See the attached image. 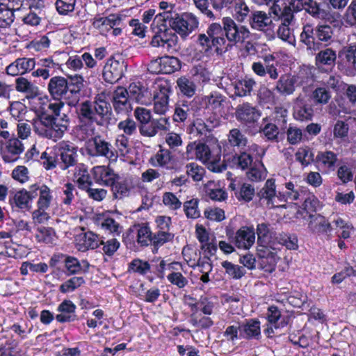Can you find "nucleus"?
Segmentation results:
<instances>
[{"mask_svg": "<svg viewBox=\"0 0 356 356\" xmlns=\"http://www.w3.org/2000/svg\"><path fill=\"white\" fill-rule=\"evenodd\" d=\"M251 35L246 26L238 24L231 17H226L222 19V26L213 23L208 27L207 34H200L198 42L204 51L214 47L218 54H222L227 51L229 46L241 44L250 39Z\"/></svg>", "mask_w": 356, "mask_h": 356, "instance_id": "f257e3e1", "label": "nucleus"}, {"mask_svg": "<svg viewBox=\"0 0 356 356\" xmlns=\"http://www.w3.org/2000/svg\"><path fill=\"white\" fill-rule=\"evenodd\" d=\"M168 24L170 29L158 28L151 40L152 47L169 51L177 43L176 33L185 39L198 27L199 20L194 14L186 12L177 13Z\"/></svg>", "mask_w": 356, "mask_h": 356, "instance_id": "f03ea898", "label": "nucleus"}, {"mask_svg": "<svg viewBox=\"0 0 356 356\" xmlns=\"http://www.w3.org/2000/svg\"><path fill=\"white\" fill-rule=\"evenodd\" d=\"M47 108L49 114L42 115L33 120V131L39 136L56 141L67 130L70 119L65 113L63 102H49Z\"/></svg>", "mask_w": 356, "mask_h": 356, "instance_id": "7ed1b4c3", "label": "nucleus"}, {"mask_svg": "<svg viewBox=\"0 0 356 356\" xmlns=\"http://www.w3.org/2000/svg\"><path fill=\"white\" fill-rule=\"evenodd\" d=\"M74 106L80 122H95L99 126H104L109 122L112 110L104 93L98 94L94 102L86 100Z\"/></svg>", "mask_w": 356, "mask_h": 356, "instance_id": "20e7f679", "label": "nucleus"}, {"mask_svg": "<svg viewBox=\"0 0 356 356\" xmlns=\"http://www.w3.org/2000/svg\"><path fill=\"white\" fill-rule=\"evenodd\" d=\"M85 149L90 158L104 157L110 161H115L118 158L113 145L100 135L88 138L86 141Z\"/></svg>", "mask_w": 356, "mask_h": 356, "instance_id": "39448f33", "label": "nucleus"}, {"mask_svg": "<svg viewBox=\"0 0 356 356\" xmlns=\"http://www.w3.org/2000/svg\"><path fill=\"white\" fill-rule=\"evenodd\" d=\"M220 125V119L214 112L207 113L195 119L192 123L191 133L196 134L202 139L209 138L215 128Z\"/></svg>", "mask_w": 356, "mask_h": 356, "instance_id": "423d86ee", "label": "nucleus"}, {"mask_svg": "<svg viewBox=\"0 0 356 356\" xmlns=\"http://www.w3.org/2000/svg\"><path fill=\"white\" fill-rule=\"evenodd\" d=\"M195 154L197 159L207 164L208 169L213 172H221L227 168L224 161H221L219 152L214 154L204 143H197V152Z\"/></svg>", "mask_w": 356, "mask_h": 356, "instance_id": "0eeeda50", "label": "nucleus"}, {"mask_svg": "<svg viewBox=\"0 0 356 356\" xmlns=\"http://www.w3.org/2000/svg\"><path fill=\"white\" fill-rule=\"evenodd\" d=\"M127 64L122 58L116 59L113 57L108 59L103 70L104 80L110 83L119 81L127 70Z\"/></svg>", "mask_w": 356, "mask_h": 356, "instance_id": "6e6552de", "label": "nucleus"}, {"mask_svg": "<svg viewBox=\"0 0 356 356\" xmlns=\"http://www.w3.org/2000/svg\"><path fill=\"white\" fill-rule=\"evenodd\" d=\"M220 319L222 322L227 325L222 332V336L225 340L234 344L237 340L243 339L241 331V321L238 317L234 316L233 314L229 312L222 315Z\"/></svg>", "mask_w": 356, "mask_h": 356, "instance_id": "1a4fd4ad", "label": "nucleus"}, {"mask_svg": "<svg viewBox=\"0 0 356 356\" xmlns=\"http://www.w3.org/2000/svg\"><path fill=\"white\" fill-rule=\"evenodd\" d=\"M29 191L20 190L15 193L13 198L10 199V204L13 208L29 210L31 207L32 200L38 195L37 191L39 186L33 184L30 186Z\"/></svg>", "mask_w": 356, "mask_h": 356, "instance_id": "9d476101", "label": "nucleus"}, {"mask_svg": "<svg viewBox=\"0 0 356 356\" xmlns=\"http://www.w3.org/2000/svg\"><path fill=\"white\" fill-rule=\"evenodd\" d=\"M67 79L61 76H55L50 79L47 89L50 95L60 102L61 98H65L69 102L70 96L68 92Z\"/></svg>", "mask_w": 356, "mask_h": 356, "instance_id": "9b49d317", "label": "nucleus"}, {"mask_svg": "<svg viewBox=\"0 0 356 356\" xmlns=\"http://www.w3.org/2000/svg\"><path fill=\"white\" fill-rule=\"evenodd\" d=\"M248 23L252 29L263 33L271 31L273 25L270 13L262 10L251 12Z\"/></svg>", "mask_w": 356, "mask_h": 356, "instance_id": "f8f14e48", "label": "nucleus"}, {"mask_svg": "<svg viewBox=\"0 0 356 356\" xmlns=\"http://www.w3.org/2000/svg\"><path fill=\"white\" fill-rule=\"evenodd\" d=\"M273 250H275L273 246H258L259 267L267 273H272L275 270L279 259Z\"/></svg>", "mask_w": 356, "mask_h": 356, "instance_id": "ddd939ff", "label": "nucleus"}, {"mask_svg": "<svg viewBox=\"0 0 356 356\" xmlns=\"http://www.w3.org/2000/svg\"><path fill=\"white\" fill-rule=\"evenodd\" d=\"M92 173L97 183L108 186H113L120 179L118 174L106 165L95 166L92 170Z\"/></svg>", "mask_w": 356, "mask_h": 356, "instance_id": "4468645a", "label": "nucleus"}, {"mask_svg": "<svg viewBox=\"0 0 356 356\" xmlns=\"http://www.w3.org/2000/svg\"><path fill=\"white\" fill-rule=\"evenodd\" d=\"M277 195L278 194H276L275 181L273 179H267L264 187L257 193L260 201L266 202L268 208L280 207Z\"/></svg>", "mask_w": 356, "mask_h": 356, "instance_id": "2eb2a0df", "label": "nucleus"}, {"mask_svg": "<svg viewBox=\"0 0 356 356\" xmlns=\"http://www.w3.org/2000/svg\"><path fill=\"white\" fill-rule=\"evenodd\" d=\"M36 65L34 58H19L6 67V72L11 76L22 75L33 70Z\"/></svg>", "mask_w": 356, "mask_h": 356, "instance_id": "dca6fc26", "label": "nucleus"}, {"mask_svg": "<svg viewBox=\"0 0 356 356\" xmlns=\"http://www.w3.org/2000/svg\"><path fill=\"white\" fill-rule=\"evenodd\" d=\"M243 339L258 340L261 337V322L257 318H249L241 322Z\"/></svg>", "mask_w": 356, "mask_h": 356, "instance_id": "f3484780", "label": "nucleus"}, {"mask_svg": "<svg viewBox=\"0 0 356 356\" xmlns=\"http://www.w3.org/2000/svg\"><path fill=\"white\" fill-rule=\"evenodd\" d=\"M23 151L24 145L22 142L13 138L7 142L5 149L1 151V156L6 163H11L16 161Z\"/></svg>", "mask_w": 356, "mask_h": 356, "instance_id": "a211bd4d", "label": "nucleus"}, {"mask_svg": "<svg viewBox=\"0 0 356 356\" xmlns=\"http://www.w3.org/2000/svg\"><path fill=\"white\" fill-rule=\"evenodd\" d=\"M122 17L118 14H111L107 17H99L94 19L93 26L101 33L108 32L112 28L120 26Z\"/></svg>", "mask_w": 356, "mask_h": 356, "instance_id": "6ab92c4d", "label": "nucleus"}, {"mask_svg": "<svg viewBox=\"0 0 356 356\" xmlns=\"http://www.w3.org/2000/svg\"><path fill=\"white\" fill-rule=\"evenodd\" d=\"M293 117L299 121L310 120L313 116L312 108L306 104L304 97L300 95L294 99Z\"/></svg>", "mask_w": 356, "mask_h": 356, "instance_id": "aec40b11", "label": "nucleus"}, {"mask_svg": "<svg viewBox=\"0 0 356 356\" xmlns=\"http://www.w3.org/2000/svg\"><path fill=\"white\" fill-rule=\"evenodd\" d=\"M67 79L68 92L70 96L68 106H76L79 102V92L83 87V79L80 75L70 76Z\"/></svg>", "mask_w": 356, "mask_h": 356, "instance_id": "412c9836", "label": "nucleus"}, {"mask_svg": "<svg viewBox=\"0 0 356 356\" xmlns=\"http://www.w3.org/2000/svg\"><path fill=\"white\" fill-rule=\"evenodd\" d=\"M297 78L289 74L282 75L277 81L275 90L280 95L289 96L293 94L296 90Z\"/></svg>", "mask_w": 356, "mask_h": 356, "instance_id": "4be33fe9", "label": "nucleus"}, {"mask_svg": "<svg viewBox=\"0 0 356 356\" xmlns=\"http://www.w3.org/2000/svg\"><path fill=\"white\" fill-rule=\"evenodd\" d=\"M236 114L238 120L248 124L256 122L261 116L260 112L248 103L239 105Z\"/></svg>", "mask_w": 356, "mask_h": 356, "instance_id": "5701e85b", "label": "nucleus"}, {"mask_svg": "<svg viewBox=\"0 0 356 356\" xmlns=\"http://www.w3.org/2000/svg\"><path fill=\"white\" fill-rule=\"evenodd\" d=\"M60 156L62 161V168L65 170L76 163L77 147L66 143L60 144Z\"/></svg>", "mask_w": 356, "mask_h": 356, "instance_id": "b1692460", "label": "nucleus"}, {"mask_svg": "<svg viewBox=\"0 0 356 356\" xmlns=\"http://www.w3.org/2000/svg\"><path fill=\"white\" fill-rule=\"evenodd\" d=\"M305 12L315 19L326 20L331 17L330 12L325 9V6L316 0H305Z\"/></svg>", "mask_w": 356, "mask_h": 356, "instance_id": "393cba45", "label": "nucleus"}, {"mask_svg": "<svg viewBox=\"0 0 356 356\" xmlns=\"http://www.w3.org/2000/svg\"><path fill=\"white\" fill-rule=\"evenodd\" d=\"M159 8L162 10L163 12L155 16L153 23H156L157 24H161V26L163 28L166 26L164 23H169L170 20L177 15V13L175 10V4L162 1L159 3Z\"/></svg>", "mask_w": 356, "mask_h": 356, "instance_id": "a878e982", "label": "nucleus"}, {"mask_svg": "<svg viewBox=\"0 0 356 356\" xmlns=\"http://www.w3.org/2000/svg\"><path fill=\"white\" fill-rule=\"evenodd\" d=\"M94 222L105 232L119 235L121 232L120 224L111 218H105L102 214H96L92 218Z\"/></svg>", "mask_w": 356, "mask_h": 356, "instance_id": "bb28decb", "label": "nucleus"}, {"mask_svg": "<svg viewBox=\"0 0 356 356\" xmlns=\"http://www.w3.org/2000/svg\"><path fill=\"white\" fill-rule=\"evenodd\" d=\"M15 88L18 92L24 93L29 99H33L39 95L38 87L23 76L16 79Z\"/></svg>", "mask_w": 356, "mask_h": 356, "instance_id": "cd10ccee", "label": "nucleus"}, {"mask_svg": "<svg viewBox=\"0 0 356 356\" xmlns=\"http://www.w3.org/2000/svg\"><path fill=\"white\" fill-rule=\"evenodd\" d=\"M129 95L127 90L122 88H118L113 96V106L118 113L127 111L129 108Z\"/></svg>", "mask_w": 356, "mask_h": 356, "instance_id": "c85d7f7f", "label": "nucleus"}, {"mask_svg": "<svg viewBox=\"0 0 356 356\" xmlns=\"http://www.w3.org/2000/svg\"><path fill=\"white\" fill-rule=\"evenodd\" d=\"M127 90L130 99L141 104L147 103L146 97L149 95V92L140 83H132Z\"/></svg>", "mask_w": 356, "mask_h": 356, "instance_id": "c756f323", "label": "nucleus"}, {"mask_svg": "<svg viewBox=\"0 0 356 356\" xmlns=\"http://www.w3.org/2000/svg\"><path fill=\"white\" fill-rule=\"evenodd\" d=\"M266 318L269 325L275 327V330L284 327L287 321L282 316L281 311L276 306H270L266 312Z\"/></svg>", "mask_w": 356, "mask_h": 356, "instance_id": "7c9ffc66", "label": "nucleus"}, {"mask_svg": "<svg viewBox=\"0 0 356 356\" xmlns=\"http://www.w3.org/2000/svg\"><path fill=\"white\" fill-rule=\"evenodd\" d=\"M65 266L68 275L85 273L89 268L88 261L83 260L80 262L76 258L70 256L65 259Z\"/></svg>", "mask_w": 356, "mask_h": 356, "instance_id": "2f4dec72", "label": "nucleus"}, {"mask_svg": "<svg viewBox=\"0 0 356 356\" xmlns=\"http://www.w3.org/2000/svg\"><path fill=\"white\" fill-rule=\"evenodd\" d=\"M255 238L253 227L243 226L236 232L235 241L238 245H253Z\"/></svg>", "mask_w": 356, "mask_h": 356, "instance_id": "473e14b6", "label": "nucleus"}, {"mask_svg": "<svg viewBox=\"0 0 356 356\" xmlns=\"http://www.w3.org/2000/svg\"><path fill=\"white\" fill-rule=\"evenodd\" d=\"M337 161V155L332 151L319 152L316 156L318 165L327 170H333Z\"/></svg>", "mask_w": 356, "mask_h": 356, "instance_id": "72a5a7b5", "label": "nucleus"}, {"mask_svg": "<svg viewBox=\"0 0 356 356\" xmlns=\"http://www.w3.org/2000/svg\"><path fill=\"white\" fill-rule=\"evenodd\" d=\"M168 90L163 88L154 96V111L159 115H164L168 110Z\"/></svg>", "mask_w": 356, "mask_h": 356, "instance_id": "f704fd0d", "label": "nucleus"}, {"mask_svg": "<svg viewBox=\"0 0 356 356\" xmlns=\"http://www.w3.org/2000/svg\"><path fill=\"white\" fill-rule=\"evenodd\" d=\"M252 71L259 76H264L268 74L273 80H276L279 74L277 69L273 64H263L261 62H254L252 65Z\"/></svg>", "mask_w": 356, "mask_h": 356, "instance_id": "c9c22d12", "label": "nucleus"}, {"mask_svg": "<svg viewBox=\"0 0 356 356\" xmlns=\"http://www.w3.org/2000/svg\"><path fill=\"white\" fill-rule=\"evenodd\" d=\"M188 105L191 113L195 117V119L202 118L209 111L203 97H195L192 101L188 102Z\"/></svg>", "mask_w": 356, "mask_h": 356, "instance_id": "e433bc0d", "label": "nucleus"}, {"mask_svg": "<svg viewBox=\"0 0 356 356\" xmlns=\"http://www.w3.org/2000/svg\"><path fill=\"white\" fill-rule=\"evenodd\" d=\"M285 188L286 189L284 192H279L277 195V200L280 202L294 201L299 198L300 193L298 186L291 182H287L285 184Z\"/></svg>", "mask_w": 356, "mask_h": 356, "instance_id": "4c0bfd02", "label": "nucleus"}, {"mask_svg": "<svg viewBox=\"0 0 356 356\" xmlns=\"http://www.w3.org/2000/svg\"><path fill=\"white\" fill-rule=\"evenodd\" d=\"M310 229L315 232L327 233L330 230V224L321 215H311Z\"/></svg>", "mask_w": 356, "mask_h": 356, "instance_id": "58836bf2", "label": "nucleus"}, {"mask_svg": "<svg viewBox=\"0 0 356 356\" xmlns=\"http://www.w3.org/2000/svg\"><path fill=\"white\" fill-rule=\"evenodd\" d=\"M337 59L336 51L331 48L321 50L316 56L317 65H334Z\"/></svg>", "mask_w": 356, "mask_h": 356, "instance_id": "ea45409f", "label": "nucleus"}, {"mask_svg": "<svg viewBox=\"0 0 356 356\" xmlns=\"http://www.w3.org/2000/svg\"><path fill=\"white\" fill-rule=\"evenodd\" d=\"M193 312H197L200 310L204 315H211L213 313L214 303L207 297L201 296L199 301L194 304L189 305Z\"/></svg>", "mask_w": 356, "mask_h": 356, "instance_id": "a19ab883", "label": "nucleus"}, {"mask_svg": "<svg viewBox=\"0 0 356 356\" xmlns=\"http://www.w3.org/2000/svg\"><path fill=\"white\" fill-rule=\"evenodd\" d=\"M256 82L252 79H245L236 83L234 94L238 97H245L250 95Z\"/></svg>", "mask_w": 356, "mask_h": 356, "instance_id": "79ce46f5", "label": "nucleus"}, {"mask_svg": "<svg viewBox=\"0 0 356 356\" xmlns=\"http://www.w3.org/2000/svg\"><path fill=\"white\" fill-rule=\"evenodd\" d=\"M229 143L233 147L243 148L246 146L248 139L244 134L238 129H232L228 135Z\"/></svg>", "mask_w": 356, "mask_h": 356, "instance_id": "37998d69", "label": "nucleus"}, {"mask_svg": "<svg viewBox=\"0 0 356 356\" xmlns=\"http://www.w3.org/2000/svg\"><path fill=\"white\" fill-rule=\"evenodd\" d=\"M314 37V29L312 25L307 24L304 26L303 31L300 34V41L306 44L308 49H318V44H316Z\"/></svg>", "mask_w": 356, "mask_h": 356, "instance_id": "c03bdc74", "label": "nucleus"}, {"mask_svg": "<svg viewBox=\"0 0 356 356\" xmlns=\"http://www.w3.org/2000/svg\"><path fill=\"white\" fill-rule=\"evenodd\" d=\"M255 194L254 188L250 184L243 183L241 185L238 191L235 192V196L238 200L245 202H250Z\"/></svg>", "mask_w": 356, "mask_h": 356, "instance_id": "a18cd8bd", "label": "nucleus"}, {"mask_svg": "<svg viewBox=\"0 0 356 356\" xmlns=\"http://www.w3.org/2000/svg\"><path fill=\"white\" fill-rule=\"evenodd\" d=\"M312 97L316 104H327L332 97L330 91L325 87H317L312 94Z\"/></svg>", "mask_w": 356, "mask_h": 356, "instance_id": "49530a36", "label": "nucleus"}, {"mask_svg": "<svg viewBox=\"0 0 356 356\" xmlns=\"http://www.w3.org/2000/svg\"><path fill=\"white\" fill-rule=\"evenodd\" d=\"M208 111L213 112L220 108L224 102V97L218 92H212L209 95L203 97Z\"/></svg>", "mask_w": 356, "mask_h": 356, "instance_id": "de8ad7c7", "label": "nucleus"}, {"mask_svg": "<svg viewBox=\"0 0 356 356\" xmlns=\"http://www.w3.org/2000/svg\"><path fill=\"white\" fill-rule=\"evenodd\" d=\"M191 113L187 101L179 102L175 108L173 119L175 122L185 121Z\"/></svg>", "mask_w": 356, "mask_h": 356, "instance_id": "09e8293b", "label": "nucleus"}, {"mask_svg": "<svg viewBox=\"0 0 356 356\" xmlns=\"http://www.w3.org/2000/svg\"><path fill=\"white\" fill-rule=\"evenodd\" d=\"M163 74H171L180 68L179 59L173 56L161 57Z\"/></svg>", "mask_w": 356, "mask_h": 356, "instance_id": "8fccbe9b", "label": "nucleus"}, {"mask_svg": "<svg viewBox=\"0 0 356 356\" xmlns=\"http://www.w3.org/2000/svg\"><path fill=\"white\" fill-rule=\"evenodd\" d=\"M222 266L225 268L226 273L233 279H241L245 273L243 267L234 264L227 261H223Z\"/></svg>", "mask_w": 356, "mask_h": 356, "instance_id": "3c124183", "label": "nucleus"}, {"mask_svg": "<svg viewBox=\"0 0 356 356\" xmlns=\"http://www.w3.org/2000/svg\"><path fill=\"white\" fill-rule=\"evenodd\" d=\"M177 86L184 95L192 97L194 95L196 86L194 82L185 76L179 78L177 81Z\"/></svg>", "mask_w": 356, "mask_h": 356, "instance_id": "603ef678", "label": "nucleus"}, {"mask_svg": "<svg viewBox=\"0 0 356 356\" xmlns=\"http://www.w3.org/2000/svg\"><path fill=\"white\" fill-rule=\"evenodd\" d=\"M257 243L259 245L268 244L270 242L272 232L269 229V225L260 223L257 226Z\"/></svg>", "mask_w": 356, "mask_h": 356, "instance_id": "864d4df0", "label": "nucleus"}, {"mask_svg": "<svg viewBox=\"0 0 356 356\" xmlns=\"http://www.w3.org/2000/svg\"><path fill=\"white\" fill-rule=\"evenodd\" d=\"M75 128V133L76 137L80 140H85L89 137H92L94 134L95 128L92 123L90 122H80Z\"/></svg>", "mask_w": 356, "mask_h": 356, "instance_id": "5fc2aeb1", "label": "nucleus"}, {"mask_svg": "<svg viewBox=\"0 0 356 356\" xmlns=\"http://www.w3.org/2000/svg\"><path fill=\"white\" fill-rule=\"evenodd\" d=\"M186 173L193 181H200L205 175V169L196 163H190L186 165Z\"/></svg>", "mask_w": 356, "mask_h": 356, "instance_id": "6e6d98bb", "label": "nucleus"}, {"mask_svg": "<svg viewBox=\"0 0 356 356\" xmlns=\"http://www.w3.org/2000/svg\"><path fill=\"white\" fill-rule=\"evenodd\" d=\"M315 33L317 38L319 40L325 42H329L332 40L334 29L330 25H318L316 27Z\"/></svg>", "mask_w": 356, "mask_h": 356, "instance_id": "4d7b16f0", "label": "nucleus"}, {"mask_svg": "<svg viewBox=\"0 0 356 356\" xmlns=\"http://www.w3.org/2000/svg\"><path fill=\"white\" fill-rule=\"evenodd\" d=\"M15 11L0 3V27L9 26L15 19Z\"/></svg>", "mask_w": 356, "mask_h": 356, "instance_id": "13d9d810", "label": "nucleus"}, {"mask_svg": "<svg viewBox=\"0 0 356 356\" xmlns=\"http://www.w3.org/2000/svg\"><path fill=\"white\" fill-rule=\"evenodd\" d=\"M191 323L199 328L207 329L213 325V322L209 316H202L197 312H193L191 315Z\"/></svg>", "mask_w": 356, "mask_h": 356, "instance_id": "bf43d9fd", "label": "nucleus"}, {"mask_svg": "<svg viewBox=\"0 0 356 356\" xmlns=\"http://www.w3.org/2000/svg\"><path fill=\"white\" fill-rule=\"evenodd\" d=\"M38 190H40V197L37 202L38 207L48 209L52 199L50 188L46 185H42Z\"/></svg>", "mask_w": 356, "mask_h": 356, "instance_id": "052dcab7", "label": "nucleus"}, {"mask_svg": "<svg viewBox=\"0 0 356 356\" xmlns=\"http://www.w3.org/2000/svg\"><path fill=\"white\" fill-rule=\"evenodd\" d=\"M85 281L81 277H73L60 286V291L66 293L74 291L84 284Z\"/></svg>", "mask_w": 356, "mask_h": 356, "instance_id": "680f3d73", "label": "nucleus"}, {"mask_svg": "<svg viewBox=\"0 0 356 356\" xmlns=\"http://www.w3.org/2000/svg\"><path fill=\"white\" fill-rule=\"evenodd\" d=\"M198 202L197 199L193 198L184 203V211L188 218L195 219L200 216Z\"/></svg>", "mask_w": 356, "mask_h": 356, "instance_id": "e2e57ef3", "label": "nucleus"}, {"mask_svg": "<svg viewBox=\"0 0 356 356\" xmlns=\"http://www.w3.org/2000/svg\"><path fill=\"white\" fill-rule=\"evenodd\" d=\"M162 202L170 210L175 211L181 208V202L171 192H165L163 195Z\"/></svg>", "mask_w": 356, "mask_h": 356, "instance_id": "0e129e2a", "label": "nucleus"}, {"mask_svg": "<svg viewBox=\"0 0 356 356\" xmlns=\"http://www.w3.org/2000/svg\"><path fill=\"white\" fill-rule=\"evenodd\" d=\"M76 0H56V8L60 15H66L74 10Z\"/></svg>", "mask_w": 356, "mask_h": 356, "instance_id": "69168bd1", "label": "nucleus"}, {"mask_svg": "<svg viewBox=\"0 0 356 356\" xmlns=\"http://www.w3.org/2000/svg\"><path fill=\"white\" fill-rule=\"evenodd\" d=\"M261 131L264 134L266 140L271 142L278 141L279 129L275 124L273 123H268L264 126Z\"/></svg>", "mask_w": 356, "mask_h": 356, "instance_id": "338daca9", "label": "nucleus"}, {"mask_svg": "<svg viewBox=\"0 0 356 356\" xmlns=\"http://www.w3.org/2000/svg\"><path fill=\"white\" fill-rule=\"evenodd\" d=\"M150 266L148 262L140 259H134L129 264V270L137 273L140 275H145L149 272Z\"/></svg>", "mask_w": 356, "mask_h": 356, "instance_id": "774afa93", "label": "nucleus"}]
</instances>
